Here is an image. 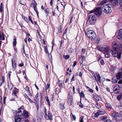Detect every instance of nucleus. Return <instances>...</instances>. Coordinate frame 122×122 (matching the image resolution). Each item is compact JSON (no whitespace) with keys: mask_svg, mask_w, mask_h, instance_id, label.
I'll use <instances>...</instances> for the list:
<instances>
[{"mask_svg":"<svg viewBox=\"0 0 122 122\" xmlns=\"http://www.w3.org/2000/svg\"><path fill=\"white\" fill-rule=\"evenodd\" d=\"M105 113V111L103 109L99 110L98 112L95 114V117H97L99 115H103Z\"/></svg>","mask_w":122,"mask_h":122,"instance_id":"9","label":"nucleus"},{"mask_svg":"<svg viewBox=\"0 0 122 122\" xmlns=\"http://www.w3.org/2000/svg\"><path fill=\"white\" fill-rule=\"evenodd\" d=\"M82 74L81 72H80L79 74V76H82Z\"/></svg>","mask_w":122,"mask_h":122,"instance_id":"63","label":"nucleus"},{"mask_svg":"<svg viewBox=\"0 0 122 122\" xmlns=\"http://www.w3.org/2000/svg\"><path fill=\"white\" fill-rule=\"evenodd\" d=\"M81 57L82 58L81 60H83L85 59V57L82 54H81Z\"/></svg>","mask_w":122,"mask_h":122,"instance_id":"51","label":"nucleus"},{"mask_svg":"<svg viewBox=\"0 0 122 122\" xmlns=\"http://www.w3.org/2000/svg\"><path fill=\"white\" fill-rule=\"evenodd\" d=\"M107 118V117L105 116H103L101 118V120L102 121H103L105 119H106Z\"/></svg>","mask_w":122,"mask_h":122,"instance_id":"45","label":"nucleus"},{"mask_svg":"<svg viewBox=\"0 0 122 122\" xmlns=\"http://www.w3.org/2000/svg\"><path fill=\"white\" fill-rule=\"evenodd\" d=\"M44 49L46 53L47 54H49L48 52V51L47 49V48L46 46H44Z\"/></svg>","mask_w":122,"mask_h":122,"instance_id":"32","label":"nucleus"},{"mask_svg":"<svg viewBox=\"0 0 122 122\" xmlns=\"http://www.w3.org/2000/svg\"><path fill=\"white\" fill-rule=\"evenodd\" d=\"M117 79L116 80L114 78L112 80V82L114 83H117Z\"/></svg>","mask_w":122,"mask_h":122,"instance_id":"43","label":"nucleus"},{"mask_svg":"<svg viewBox=\"0 0 122 122\" xmlns=\"http://www.w3.org/2000/svg\"><path fill=\"white\" fill-rule=\"evenodd\" d=\"M117 77L118 79H120L122 78V72H118L117 75Z\"/></svg>","mask_w":122,"mask_h":122,"instance_id":"17","label":"nucleus"},{"mask_svg":"<svg viewBox=\"0 0 122 122\" xmlns=\"http://www.w3.org/2000/svg\"><path fill=\"white\" fill-rule=\"evenodd\" d=\"M77 62L76 61H75L73 65V66L74 67L75 66Z\"/></svg>","mask_w":122,"mask_h":122,"instance_id":"61","label":"nucleus"},{"mask_svg":"<svg viewBox=\"0 0 122 122\" xmlns=\"http://www.w3.org/2000/svg\"><path fill=\"white\" fill-rule=\"evenodd\" d=\"M16 44V39L15 38L14 39L13 42V45L14 46H15Z\"/></svg>","mask_w":122,"mask_h":122,"instance_id":"34","label":"nucleus"},{"mask_svg":"<svg viewBox=\"0 0 122 122\" xmlns=\"http://www.w3.org/2000/svg\"><path fill=\"white\" fill-rule=\"evenodd\" d=\"M12 68V69L13 71H14L15 70L16 68V65L15 61H13V59H12L11 60Z\"/></svg>","mask_w":122,"mask_h":122,"instance_id":"14","label":"nucleus"},{"mask_svg":"<svg viewBox=\"0 0 122 122\" xmlns=\"http://www.w3.org/2000/svg\"><path fill=\"white\" fill-rule=\"evenodd\" d=\"M105 106L107 108H112L111 105L109 103H107L105 104Z\"/></svg>","mask_w":122,"mask_h":122,"instance_id":"28","label":"nucleus"},{"mask_svg":"<svg viewBox=\"0 0 122 122\" xmlns=\"http://www.w3.org/2000/svg\"><path fill=\"white\" fill-rule=\"evenodd\" d=\"M86 87L90 92H92V89L90 88L87 86H86Z\"/></svg>","mask_w":122,"mask_h":122,"instance_id":"52","label":"nucleus"},{"mask_svg":"<svg viewBox=\"0 0 122 122\" xmlns=\"http://www.w3.org/2000/svg\"><path fill=\"white\" fill-rule=\"evenodd\" d=\"M122 96L121 95H120L119 96H118L117 97V99L118 100H119L121 99V98H122Z\"/></svg>","mask_w":122,"mask_h":122,"instance_id":"46","label":"nucleus"},{"mask_svg":"<svg viewBox=\"0 0 122 122\" xmlns=\"http://www.w3.org/2000/svg\"><path fill=\"white\" fill-rule=\"evenodd\" d=\"M119 4L121 6V7H122V0H120Z\"/></svg>","mask_w":122,"mask_h":122,"instance_id":"58","label":"nucleus"},{"mask_svg":"<svg viewBox=\"0 0 122 122\" xmlns=\"http://www.w3.org/2000/svg\"><path fill=\"white\" fill-rule=\"evenodd\" d=\"M100 40V38H98L96 40V43H98Z\"/></svg>","mask_w":122,"mask_h":122,"instance_id":"53","label":"nucleus"},{"mask_svg":"<svg viewBox=\"0 0 122 122\" xmlns=\"http://www.w3.org/2000/svg\"><path fill=\"white\" fill-rule=\"evenodd\" d=\"M80 95L81 97H84V94L83 92H81L80 94Z\"/></svg>","mask_w":122,"mask_h":122,"instance_id":"48","label":"nucleus"},{"mask_svg":"<svg viewBox=\"0 0 122 122\" xmlns=\"http://www.w3.org/2000/svg\"><path fill=\"white\" fill-rule=\"evenodd\" d=\"M92 39H95L96 37V35L95 32L93 30H92Z\"/></svg>","mask_w":122,"mask_h":122,"instance_id":"25","label":"nucleus"},{"mask_svg":"<svg viewBox=\"0 0 122 122\" xmlns=\"http://www.w3.org/2000/svg\"><path fill=\"white\" fill-rule=\"evenodd\" d=\"M112 46L113 48H114V49H115V48H116L115 47V46H116V43H115V42H112Z\"/></svg>","mask_w":122,"mask_h":122,"instance_id":"33","label":"nucleus"},{"mask_svg":"<svg viewBox=\"0 0 122 122\" xmlns=\"http://www.w3.org/2000/svg\"><path fill=\"white\" fill-rule=\"evenodd\" d=\"M60 108L61 110H63L65 108V107L64 106V104H60Z\"/></svg>","mask_w":122,"mask_h":122,"instance_id":"31","label":"nucleus"},{"mask_svg":"<svg viewBox=\"0 0 122 122\" xmlns=\"http://www.w3.org/2000/svg\"><path fill=\"white\" fill-rule=\"evenodd\" d=\"M116 48H115L112 51V54L113 56L117 57L118 59L121 58V54L119 51Z\"/></svg>","mask_w":122,"mask_h":122,"instance_id":"3","label":"nucleus"},{"mask_svg":"<svg viewBox=\"0 0 122 122\" xmlns=\"http://www.w3.org/2000/svg\"><path fill=\"white\" fill-rule=\"evenodd\" d=\"M117 50L119 51H122V44H120L119 45H117L116 47Z\"/></svg>","mask_w":122,"mask_h":122,"instance_id":"20","label":"nucleus"},{"mask_svg":"<svg viewBox=\"0 0 122 122\" xmlns=\"http://www.w3.org/2000/svg\"><path fill=\"white\" fill-rule=\"evenodd\" d=\"M93 97L94 99L97 101H100L101 99L100 96L96 94H94Z\"/></svg>","mask_w":122,"mask_h":122,"instance_id":"15","label":"nucleus"},{"mask_svg":"<svg viewBox=\"0 0 122 122\" xmlns=\"http://www.w3.org/2000/svg\"><path fill=\"white\" fill-rule=\"evenodd\" d=\"M32 5L33 6L34 10L35 11L36 13L37 16H38V13L36 8V3L35 1H33Z\"/></svg>","mask_w":122,"mask_h":122,"instance_id":"12","label":"nucleus"},{"mask_svg":"<svg viewBox=\"0 0 122 122\" xmlns=\"http://www.w3.org/2000/svg\"><path fill=\"white\" fill-rule=\"evenodd\" d=\"M115 68L114 67H112L110 68V70L111 72L113 73V71L115 70Z\"/></svg>","mask_w":122,"mask_h":122,"instance_id":"40","label":"nucleus"},{"mask_svg":"<svg viewBox=\"0 0 122 122\" xmlns=\"http://www.w3.org/2000/svg\"><path fill=\"white\" fill-rule=\"evenodd\" d=\"M5 81V78L3 76L2 77V79L1 80V82L0 83V86H1L2 84Z\"/></svg>","mask_w":122,"mask_h":122,"instance_id":"30","label":"nucleus"},{"mask_svg":"<svg viewBox=\"0 0 122 122\" xmlns=\"http://www.w3.org/2000/svg\"><path fill=\"white\" fill-rule=\"evenodd\" d=\"M104 53L105 54V57L108 58L110 57L109 55V54L108 53V52Z\"/></svg>","mask_w":122,"mask_h":122,"instance_id":"38","label":"nucleus"},{"mask_svg":"<svg viewBox=\"0 0 122 122\" xmlns=\"http://www.w3.org/2000/svg\"><path fill=\"white\" fill-rule=\"evenodd\" d=\"M119 114H120V116H122V111H121L119 113Z\"/></svg>","mask_w":122,"mask_h":122,"instance_id":"64","label":"nucleus"},{"mask_svg":"<svg viewBox=\"0 0 122 122\" xmlns=\"http://www.w3.org/2000/svg\"><path fill=\"white\" fill-rule=\"evenodd\" d=\"M96 106L97 108L99 109L101 107L100 105L98 104V103H97L95 105Z\"/></svg>","mask_w":122,"mask_h":122,"instance_id":"37","label":"nucleus"},{"mask_svg":"<svg viewBox=\"0 0 122 122\" xmlns=\"http://www.w3.org/2000/svg\"><path fill=\"white\" fill-rule=\"evenodd\" d=\"M91 15H88V17L87 18V21L89 23H90V24H91V20H92V17H91Z\"/></svg>","mask_w":122,"mask_h":122,"instance_id":"26","label":"nucleus"},{"mask_svg":"<svg viewBox=\"0 0 122 122\" xmlns=\"http://www.w3.org/2000/svg\"><path fill=\"white\" fill-rule=\"evenodd\" d=\"M74 77H75V76H74V75L72 77V78L71 80V81H74V80H75Z\"/></svg>","mask_w":122,"mask_h":122,"instance_id":"56","label":"nucleus"},{"mask_svg":"<svg viewBox=\"0 0 122 122\" xmlns=\"http://www.w3.org/2000/svg\"><path fill=\"white\" fill-rule=\"evenodd\" d=\"M104 122H111L110 120H108L104 121Z\"/></svg>","mask_w":122,"mask_h":122,"instance_id":"60","label":"nucleus"},{"mask_svg":"<svg viewBox=\"0 0 122 122\" xmlns=\"http://www.w3.org/2000/svg\"><path fill=\"white\" fill-rule=\"evenodd\" d=\"M44 113L45 115L47 114L46 113V108L45 107H44Z\"/></svg>","mask_w":122,"mask_h":122,"instance_id":"55","label":"nucleus"},{"mask_svg":"<svg viewBox=\"0 0 122 122\" xmlns=\"http://www.w3.org/2000/svg\"><path fill=\"white\" fill-rule=\"evenodd\" d=\"M54 1V0H51L50 2V4L52 6V5L53 2Z\"/></svg>","mask_w":122,"mask_h":122,"instance_id":"57","label":"nucleus"},{"mask_svg":"<svg viewBox=\"0 0 122 122\" xmlns=\"http://www.w3.org/2000/svg\"><path fill=\"white\" fill-rule=\"evenodd\" d=\"M96 76L97 78V79L99 82L101 83V77L100 76L99 74H98L97 73H96Z\"/></svg>","mask_w":122,"mask_h":122,"instance_id":"23","label":"nucleus"},{"mask_svg":"<svg viewBox=\"0 0 122 122\" xmlns=\"http://www.w3.org/2000/svg\"><path fill=\"white\" fill-rule=\"evenodd\" d=\"M70 57V56L69 55H66V56H64V58L65 59H67Z\"/></svg>","mask_w":122,"mask_h":122,"instance_id":"39","label":"nucleus"},{"mask_svg":"<svg viewBox=\"0 0 122 122\" xmlns=\"http://www.w3.org/2000/svg\"><path fill=\"white\" fill-rule=\"evenodd\" d=\"M3 9V5L2 3H1L0 4V12H2Z\"/></svg>","mask_w":122,"mask_h":122,"instance_id":"29","label":"nucleus"},{"mask_svg":"<svg viewBox=\"0 0 122 122\" xmlns=\"http://www.w3.org/2000/svg\"><path fill=\"white\" fill-rule=\"evenodd\" d=\"M67 102L68 103H71L72 102L73 99L71 93L69 92L67 97Z\"/></svg>","mask_w":122,"mask_h":122,"instance_id":"10","label":"nucleus"},{"mask_svg":"<svg viewBox=\"0 0 122 122\" xmlns=\"http://www.w3.org/2000/svg\"><path fill=\"white\" fill-rule=\"evenodd\" d=\"M24 118H21L20 117L15 116L14 120L15 122H22Z\"/></svg>","mask_w":122,"mask_h":122,"instance_id":"11","label":"nucleus"},{"mask_svg":"<svg viewBox=\"0 0 122 122\" xmlns=\"http://www.w3.org/2000/svg\"><path fill=\"white\" fill-rule=\"evenodd\" d=\"M46 101L48 102V103H50V101L48 97L46 98Z\"/></svg>","mask_w":122,"mask_h":122,"instance_id":"59","label":"nucleus"},{"mask_svg":"<svg viewBox=\"0 0 122 122\" xmlns=\"http://www.w3.org/2000/svg\"><path fill=\"white\" fill-rule=\"evenodd\" d=\"M72 115V118L74 120H75L76 119V117L74 115H73L72 113H71V115Z\"/></svg>","mask_w":122,"mask_h":122,"instance_id":"49","label":"nucleus"},{"mask_svg":"<svg viewBox=\"0 0 122 122\" xmlns=\"http://www.w3.org/2000/svg\"><path fill=\"white\" fill-rule=\"evenodd\" d=\"M84 118V117L83 116H81V117L80 120V122H84L83 121V119Z\"/></svg>","mask_w":122,"mask_h":122,"instance_id":"42","label":"nucleus"},{"mask_svg":"<svg viewBox=\"0 0 122 122\" xmlns=\"http://www.w3.org/2000/svg\"><path fill=\"white\" fill-rule=\"evenodd\" d=\"M18 92L17 90L16 89L13 90L12 93V95L14 97H16V94Z\"/></svg>","mask_w":122,"mask_h":122,"instance_id":"19","label":"nucleus"},{"mask_svg":"<svg viewBox=\"0 0 122 122\" xmlns=\"http://www.w3.org/2000/svg\"><path fill=\"white\" fill-rule=\"evenodd\" d=\"M102 7H98L92 10V13H94L97 16H99L102 14Z\"/></svg>","mask_w":122,"mask_h":122,"instance_id":"4","label":"nucleus"},{"mask_svg":"<svg viewBox=\"0 0 122 122\" xmlns=\"http://www.w3.org/2000/svg\"><path fill=\"white\" fill-rule=\"evenodd\" d=\"M8 86L10 90L12 91V89L13 88V87L12 84L11 83H8Z\"/></svg>","mask_w":122,"mask_h":122,"instance_id":"27","label":"nucleus"},{"mask_svg":"<svg viewBox=\"0 0 122 122\" xmlns=\"http://www.w3.org/2000/svg\"><path fill=\"white\" fill-rule=\"evenodd\" d=\"M23 116L24 117L26 118L28 117L29 115L28 114V112L27 111H25L24 110V112L23 113Z\"/></svg>","mask_w":122,"mask_h":122,"instance_id":"18","label":"nucleus"},{"mask_svg":"<svg viewBox=\"0 0 122 122\" xmlns=\"http://www.w3.org/2000/svg\"><path fill=\"white\" fill-rule=\"evenodd\" d=\"M110 1L111 3L114 6L118 5L120 0H103L99 5V6H102L104 4Z\"/></svg>","mask_w":122,"mask_h":122,"instance_id":"2","label":"nucleus"},{"mask_svg":"<svg viewBox=\"0 0 122 122\" xmlns=\"http://www.w3.org/2000/svg\"><path fill=\"white\" fill-rule=\"evenodd\" d=\"M100 62L101 64L102 65H103L104 64V61L102 59L101 60Z\"/></svg>","mask_w":122,"mask_h":122,"instance_id":"44","label":"nucleus"},{"mask_svg":"<svg viewBox=\"0 0 122 122\" xmlns=\"http://www.w3.org/2000/svg\"><path fill=\"white\" fill-rule=\"evenodd\" d=\"M117 38L119 40L122 39V29L119 30Z\"/></svg>","mask_w":122,"mask_h":122,"instance_id":"13","label":"nucleus"},{"mask_svg":"<svg viewBox=\"0 0 122 122\" xmlns=\"http://www.w3.org/2000/svg\"><path fill=\"white\" fill-rule=\"evenodd\" d=\"M118 83L119 84H121L122 83V80H121L119 81Z\"/></svg>","mask_w":122,"mask_h":122,"instance_id":"62","label":"nucleus"},{"mask_svg":"<svg viewBox=\"0 0 122 122\" xmlns=\"http://www.w3.org/2000/svg\"><path fill=\"white\" fill-rule=\"evenodd\" d=\"M86 35H87L88 38H91L92 37V30H89L87 31V34L86 33Z\"/></svg>","mask_w":122,"mask_h":122,"instance_id":"16","label":"nucleus"},{"mask_svg":"<svg viewBox=\"0 0 122 122\" xmlns=\"http://www.w3.org/2000/svg\"><path fill=\"white\" fill-rule=\"evenodd\" d=\"M26 96H25V97L27 99H28L29 100V101L31 103H32L33 102V101L30 99L27 96L26 94Z\"/></svg>","mask_w":122,"mask_h":122,"instance_id":"35","label":"nucleus"},{"mask_svg":"<svg viewBox=\"0 0 122 122\" xmlns=\"http://www.w3.org/2000/svg\"><path fill=\"white\" fill-rule=\"evenodd\" d=\"M112 6L110 4L104 5L102 7V9L103 12L105 13H109L112 10Z\"/></svg>","mask_w":122,"mask_h":122,"instance_id":"1","label":"nucleus"},{"mask_svg":"<svg viewBox=\"0 0 122 122\" xmlns=\"http://www.w3.org/2000/svg\"><path fill=\"white\" fill-rule=\"evenodd\" d=\"M112 116L114 117L117 118V117L120 116V114L119 113L116 112H115L112 114Z\"/></svg>","mask_w":122,"mask_h":122,"instance_id":"21","label":"nucleus"},{"mask_svg":"<svg viewBox=\"0 0 122 122\" xmlns=\"http://www.w3.org/2000/svg\"><path fill=\"white\" fill-rule=\"evenodd\" d=\"M44 117L47 120H50L51 121L52 120L53 116L49 111L48 112L47 114H46L45 115Z\"/></svg>","mask_w":122,"mask_h":122,"instance_id":"6","label":"nucleus"},{"mask_svg":"<svg viewBox=\"0 0 122 122\" xmlns=\"http://www.w3.org/2000/svg\"><path fill=\"white\" fill-rule=\"evenodd\" d=\"M92 74L93 75V77H94V78H95L96 81H97V80L96 78V76L94 74V73L93 72H92Z\"/></svg>","mask_w":122,"mask_h":122,"instance_id":"47","label":"nucleus"},{"mask_svg":"<svg viewBox=\"0 0 122 122\" xmlns=\"http://www.w3.org/2000/svg\"><path fill=\"white\" fill-rule=\"evenodd\" d=\"M28 18L29 20L31 22V23L32 24H33V21L31 19L30 17V16H29L28 17Z\"/></svg>","mask_w":122,"mask_h":122,"instance_id":"50","label":"nucleus"},{"mask_svg":"<svg viewBox=\"0 0 122 122\" xmlns=\"http://www.w3.org/2000/svg\"><path fill=\"white\" fill-rule=\"evenodd\" d=\"M121 87L119 85H117L115 86L113 88L114 92L116 94L119 93L120 92V89Z\"/></svg>","mask_w":122,"mask_h":122,"instance_id":"7","label":"nucleus"},{"mask_svg":"<svg viewBox=\"0 0 122 122\" xmlns=\"http://www.w3.org/2000/svg\"><path fill=\"white\" fill-rule=\"evenodd\" d=\"M97 19V17L95 16H92V23H95Z\"/></svg>","mask_w":122,"mask_h":122,"instance_id":"22","label":"nucleus"},{"mask_svg":"<svg viewBox=\"0 0 122 122\" xmlns=\"http://www.w3.org/2000/svg\"><path fill=\"white\" fill-rule=\"evenodd\" d=\"M24 64L22 62L19 64L18 65L20 67H22L23 66Z\"/></svg>","mask_w":122,"mask_h":122,"instance_id":"54","label":"nucleus"},{"mask_svg":"<svg viewBox=\"0 0 122 122\" xmlns=\"http://www.w3.org/2000/svg\"><path fill=\"white\" fill-rule=\"evenodd\" d=\"M25 89L28 92H30V91L29 90V87L28 86H26L25 88Z\"/></svg>","mask_w":122,"mask_h":122,"instance_id":"36","label":"nucleus"},{"mask_svg":"<svg viewBox=\"0 0 122 122\" xmlns=\"http://www.w3.org/2000/svg\"><path fill=\"white\" fill-rule=\"evenodd\" d=\"M39 42L40 45H42V46H43V45H45V42L44 39H41Z\"/></svg>","mask_w":122,"mask_h":122,"instance_id":"24","label":"nucleus"},{"mask_svg":"<svg viewBox=\"0 0 122 122\" xmlns=\"http://www.w3.org/2000/svg\"><path fill=\"white\" fill-rule=\"evenodd\" d=\"M24 112V110L22 108H20L19 111L16 113L15 116L20 117H21L23 115V113Z\"/></svg>","mask_w":122,"mask_h":122,"instance_id":"8","label":"nucleus"},{"mask_svg":"<svg viewBox=\"0 0 122 122\" xmlns=\"http://www.w3.org/2000/svg\"><path fill=\"white\" fill-rule=\"evenodd\" d=\"M97 49L100 51L103 52L104 53L108 52L110 50L109 47L108 46H107L106 47L104 48L100 45L97 46Z\"/></svg>","mask_w":122,"mask_h":122,"instance_id":"5","label":"nucleus"},{"mask_svg":"<svg viewBox=\"0 0 122 122\" xmlns=\"http://www.w3.org/2000/svg\"><path fill=\"white\" fill-rule=\"evenodd\" d=\"M86 51V49H82L81 51V54H85V51Z\"/></svg>","mask_w":122,"mask_h":122,"instance_id":"41","label":"nucleus"}]
</instances>
